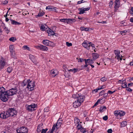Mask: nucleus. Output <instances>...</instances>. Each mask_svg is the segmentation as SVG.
<instances>
[{"label": "nucleus", "mask_w": 133, "mask_h": 133, "mask_svg": "<svg viewBox=\"0 0 133 133\" xmlns=\"http://www.w3.org/2000/svg\"><path fill=\"white\" fill-rule=\"evenodd\" d=\"M17 114V111L14 108H10L7 110L6 112L0 114V117L3 119H5L9 117L14 116Z\"/></svg>", "instance_id": "obj_1"}, {"label": "nucleus", "mask_w": 133, "mask_h": 133, "mask_svg": "<svg viewBox=\"0 0 133 133\" xmlns=\"http://www.w3.org/2000/svg\"><path fill=\"white\" fill-rule=\"evenodd\" d=\"M84 99H83V97H80L78 98V99H77L73 103V107L75 108H77L80 106L81 104L82 103Z\"/></svg>", "instance_id": "obj_2"}, {"label": "nucleus", "mask_w": 133, "mask_h": 133, "mask_svg": "<svg viewBox=\"0 0 133 133\" xmlns=\"http://www.w3.org/2000/svg\"><path fill=\"white\" fill-rule=\"evenodd\" d=\"M27 82L28 84L27 88L29 90H33L35 86V82H32L31 81L30 79H27Z\"/></svg>", "instance_id": "obj_3"}, {"label": "nucleus", "mask_w": 133, "mask_h": 133, "mask_svg": "<svg viewBox=\"0 0 133 133\" xmlns=\"http://www.w3.org/2000/svg\"><path fill=\"white\" fill-rule=\"evenodd\" d=\"M18 90L16 87L12 88L9 90H7V94L9 96H12L15 94H16Z\"/></svg>", "instance_id": "obj_4"}, {"label": "nucleus", "mask_w": 133, "mask_h": 133, "mask_svg": "<svg viewBox=\"0 0 133 133\" xmlns=\"http://www.w3.org/2000/svg\"><path fill=\"white\" fill-rule=\"evenodd\" d=\"M60 21L61 22H64L67 24L72 23L73 22H75L76 21V20L75 19L71 18L61 19H60Z\"/></svg>", "instance_id": "obj_5"}, {"label": "nucleus", "mask_w": 133, "mask_h": 133, "mask_svg": "<svg viewBox=\"0 0 133 133\" xmlns=\"http://www.w3.org/2000/svg\"><path fill=\"white\" fill-rule=\"evenodd\" d=\"M9 96L8 94H5L4 95H2L0 96V98L1 100L3 102H5L8 100V96Z\"/></svg>", "instance_id": "obj_6"}, {"label": "nucleus", "mask_w": 133, "mask_h": 133, "mask_svg": "<svg viewBox=\"0 0 133 133\" xmlns=\"http://www.w3.org/2000/svg\"><path fill=\"white\" fill-rule=\"evenodd\" d=\"M5 64V59L3 57H1L0 60V70L3 68Z\"/></svg>", "instance_id": "obj_7"}, {"label": "nucleus", "mask_w": 133, "mask_h": 133, "mask_svg": "<svg viewBox=\"0 0 133 133\" xmlns=\"http://www.w3.org/2000/svg\"><path fill=\"white\" fill-rule=\"evenodd\" d=\"M36 47L38 49L43 51H46L48 50V48L46 46L42 45L37 46Z\"/></svg>", "instance_id": "obj_8"}, {"label": "nucleus", "mask_w": 133, "mask_h": 133, "mask_svg": "<svg viewBox=\"0 0 133 133\" xmlns=\"http://www.w3.org/2000/svg\"><path fill=\"white\" fill-rule=\"evenodd\" d=\"M43 43L47 46H51L53 45L52 42L49 40L47 39L44 40L43 41Z\"/></svg>", "instance_id": "obj_9"}, {"label": "nucleus", "mask_w": 133, "mask_h": 133, "mask_svg": "<svg viewBox=\"0 0 133 133\" xmlns=\"http://www.w3.org/2000/svg\"><path fill=\"white\" fill-rule=\"evenodd\" d=\"M82 45L88 50H90V45L88 44L87 41H84V42L82 43Z\"/></svg>", "instance_id": "obj_10"}, {"label": "nucleus", "mask_w": 133, "mask_h": 133, "mask_svg": "<svg viewBox=\"0 0 133 133\" xmlns=\"http://www.w3.org/2000/svg\"><path fill=\"white\" fill-rule=\"evenodd\" d=\"M5 89L3 87H1L0 88V96L2 95H4L7 94V91H5Z\"/></svg>", "instance_id": "obj_11"}, {"label": "nucleus", "mask_w": 133, "mask_h": 133, "mask_svg": "<svg viewBox=\"0 0 133 133\" xmlns=\"http://www.w3.org/2000/svg\"><path fill=\"white\" fill-rule=\"evenodd\" d=\"M60 119H61V118H59V119L58 120L56 124L55 125V128L57 129H58L59 128V127L61 125V123L62 122V120H61V122H59Z\"/></svg>", "instance_id": "obj_12"}, {"label": "nucleus", "mask_w": 133, "mask_h": 133, "mask_svg": "<svg viewBox=\"0 0 133 133\" xmlns=\"http://www.w3.org/2000/svg\"><path fill=\"white\" fill-rule=\"evenodd\" d=\"M84 61H85V63H88L90 65L94 63L93 61H94V59H90L89 58L88 59H84Z\"/></svg>", "instance_id": "obj_13"}, {"label": "nucleus", "mask_w": 133, "mask_h": 133, "mask_svg": "<svg viewBox=\"0 0 133 133\" xmlns=\"http://www.w3.org/2000/svg\"><path fill=\"white\" fill-rule=\"evenodd\" d=\"M29 57L30 59L35 64L37 63V62L36 58L33 55L30 54L29 55Z\"/></svg>", "instance_id": "obj_14"}, {"label": "nucleus", "mask_w": 133, "mask_h": 133, "mask_svg": "<svg viewBox=\"0 0 133 133\" xmlns=\"http://www.w3.org/2000/svg\"><path fill=\"white\" fill-rule=\"evenodd\" d=\"M46 31L48 34L49 35V36L53 35L55 34V33L52 30L50 29L49 28H48V29L46 30Z\"/></svg>", "instance_id": "obj_15"}, {"label": "nucleus", "mask_w": 133, "mask_h": 133, "mask_svg": "<svg viewBox=\"0 0 133 133\" xmlns=\"http://www.w3.org/2000/svg\"><path fill=\"white\" fill-rule=\"evenodd\" d=\"M114 3L115 4L114 6L115 8H118L120 4L119 0H116L114 1Z\"/></svg>", "instance_id": "obj_16"}, {"label": "nucleus", "mask_w": 133, "mask_h": 133, "mask_svg": "<svg viewBox=\"0 0 133 133\" xmlns=\"http://www.w3.org/2000/svg\"><path fill=\"white\" fill-rule=\"evenodd\" d=\"M83 97V99H85V96L83 95H81L79 96V95L78 94H74L72 96V97L74 98H77L78 99V98L80 97Z\"/></svg>", "instance_id": "obj_17"}, {"label": "nucleus", "mask_w": 133, "mask_h": 133, "mask_svg": "<svg viewBox=\"0 0 133 133\" xmlns=\"http://www.w3.org/2000/svg\"><path fill=\"white\" fill-rule=\"evenodd\" d=\"M21 133H27L28 132L27 129L24 127H21Z\"/></svg>", "instance_id": "obj_18"}, {"label": "nucleus", "mask_w": 133, "mask_h": 133, "mask_svg": "<svg viewBox=\"0 0 133 133\" xmlns=\"http://www.w3.org/2000/svg\"><path fill=\"white\" fill-rule=\"evenodd\" d=\"M57 72V70H54V69L51 70V73L52 76L54 77H55L56 75Z\"/></svg>", "instance_id": "obj_19"}, {"label": "nucleus", "mask_w": 133, "mask_h": 133, "mask_svg": "<svg viewBox=\"0 0 133 133\" xmlns=\"http://www.w3.org/2000/svg\"><path fill=\"white\" fill-rule=\"evenodd\" d=\"M92 56L94 60H95L99 57V55L97 53H93L92 54Z\"/></svg>", "instance_id": "obj_20"}, {"label": "nucleus", "mask_w": 133, "mask_h": 133, "mask_svg": "<svg viewBox=\"0 0 133 133\" xmlns=\"http://www.w3.org/2000/svg\"><path fill=\"white\" fill-rule=\"evenodd\" d=\"M10 21L11 24L13 25H19L21 24L20 23L14 20L10 19Z\"/></svg>", "instance_id": "obj_21"}, {"label": "nucleus", "mask_w": 133, "mask_h": 133, "mask_svg": "<svg viewBox=\"0 0 133 133\" xmlns=\"http://www.w3.org/2000/svg\"><path fill=\"white\" fill-rule=\"evenodd\" d=\"M106 109V108L105 106H103L100 107L99 111L101 112L105 111Z\"/></svg>", "instance_id": "obj_22"}, {"label": "nucleus", "mask_w": 133, "mask_h": 133, "mask_svg": "<svg viewBox=\"0 0 133 133\" xmlns=\"http://www.w3.org/2000/svg\"><path fill=\"white\" fill-rule=\"evenodd\" d=\"M30 105H31V111L34 110H35V108H36L37 107V104H32Z\"/></svg>", "instance_id": "obj_23"}, {"label": "nucleus", "mask_w": 133, "mask_h": 133, "mask_svg": "<svg viewBox=\"0 0 133 133\" xmlns=\"http://www.w3.org/2000/svg\"><path fill=\"white\" fill-rule=\"evenodd\" d=\"M127 125V122L126 121L122 122L121 123V126L122 127H124Z\"/></svg>", "instance_id": "obj_24"}, {"label": "nucleus", "mask_w": 133, "mask_h": 133, "mask_svg": "<svg viewBox=\"0 0 133 133\" xmlns=\"http://www.w3.org/2000/svg\"><path fill=\"white\" fill-rule=\"evenodd\" d=\"M9 50L10 52H13L14 51V46L13 45H11L9 46Z\"/></svg>", "instance_id": "obj_25"}, {"label": "nucleus", "mask_w": 133, "mask_h": 133, "mask_svg": "<svg viewBox=\"0 0 133 133\" xmlns=\"http://www.w3.org/2000/svg\"><path fill=\"white\" fill-rule=\"evenodd\" d=\"M10 52L12 57L14 59H16L17 57L15 55L14 51H13V52Z\"/></svg>", "instance_id": "obj_26"}, {"label": "nucleus", "mask_w": 133, "mask_h": 133, "mask_svg": "<svg viewBox=\"0 0 133 133\" xmlns=\"http://www.w3.org/2000/svg\"><path fill=\"white\" fill-rule=\"evenodd\" d=\"M114 52L116 55V56H117L120 54V51L118 50H115Z\"/></svg>", "instance_id": "obj_27"}, {"label": "nucleus", "mask_w": 133, "mask_h": 133, "mask_svg": "<svg viewBox=\"0 0 133 133\" xmlns=\"http://www.w3.org/2000/svg\"><path fill=\"white\" fill-rule=\"evenodd\" d=\"M47 28H46L45 27L44 25L42 24L40 28V29L41 30L44 31H45L46 30V29H47Z\"/></svg>", "instance_id": "obj_28"}, {"label": "nucleus", "mask_w": 133, "mask_h": 133, "mask_svg": "<svg viewBox=\"0 0 133 133\" xmlns=\"http://www.w3.org/2000/svg\"><path fill=\"white\" fill-rule=\"evenodd\" d=\"M7 71L9 73H11L12 71V67H9L7 69Z\"/></svg>", "instance_id": "obj_29"}, {"label": "nucleus", "mask_w": 133, "mask_h": 133, "mask_svg": "<svg viewBox=\"0 0 133 133\" xmlns=\"http://www.w3.org/2000/svg\"><path fill=\"white\" fill-rule=\"evenodd\" d=\"M116 58H117L118 60H122V57H123L122 55L119 54L117 56H116L115 57Z\"/></svg>", "instance_id": "obj_30"}, {"label": "nucleus", "mask_w": 133, "mask_h": 133, "mask_svg": "<svg viewBox=\"0 0 133 133\" xmlns=\"http://www.w3.org/2000/svg\"><path fill=\"white\" fill-rule=\"evenodd\" d=\"M79 14H83L84 12V10L83 8H81L79 9Z\"/></svg>", "instance_id": "obj_31"}, {"label": "nucleus", "mask_w": 133, "mask_h": 133, "mask_svg": "<svg viewBox=\"0 0 133 133\" xmlns=\"http://www.w3.org/2000/svg\"><path fill=\"white\" fill-rule=\"evenodd\" d=\"M104 99V98H102L101 99H99L97 101V102L94 104V105L93 106V107H94L95 106H96L98 104L99 101H100L101 100H104V101L105 99Z\"/></svg>", "instance_id": "obj_32"}, {"label": "nucleus", "mask_w": 133, "mask_h": 133, "mask_svg": "<svg viewBox=\"0 0 133 133\" xmlns=\"http://www.w3.org/2000/svg\"><path fill=\"white\" fill-rule=\"evenodd\" d=\"M120 111H115L114 112L115 115L116 116H118V115L120 116Z\"/></svg>", "instance_id": "obj_33"}, {"label": "nucleus", "mask_w": 133, "mask_h": 133, "mask_svg": "<svg viewBox=\"0 0 133 133\" xmlns=\"http://www.w3.org/2000/svg\"><path fill=\"white\" fill-rule=\"evenodd\" d=\"M80 29L81 30L84 31H88L89 30V29L87 28H85L83 27H81Z\"/></svg>", "instance_id": "obj_34"}, {"label": "nucleus", "mask_w": 133, "mask_h": 133, "mask_svg": "<svg viewBox=\"0 0 133 133\" xmlns=\"http://www.w3.org/2000/svg\"><path fill=\"white\" fill-rule=\"evenodd\" d=\"M124 83H122V87L123 88H127V83L125 82Z\"/></svg>", "instance_id": "obj_35"}, {"label": "nucleus", "mask_w": 133, "mask_h": 133, "mask_svg": "<svg viewBox=\"0 0 133 133\" xmlns=\"http://www.w3.org/2000/svg\"><path fill=\"white\" fill-rule=\"evenodd\" d=\"M74 122L75 123L78 124L79 123L80 121L79 119L77 118H75L74 119Z\"/></svg>", "instance_id": "obj_36"}, {"label": "nucleus", "mask_w": 133, "mask_h": 133, "mask_svg": "<svg viewBox=\"0 0 133 133\" xmlns=\"http://www.w3.org/2000/svg\"><path fill=\"white\" fill-rule=\"evenodd\" d=\"M106 90H104L100 92L99 93V96H102L105 93H104L105 92Z\"/></svg>", "instance_id": "obj_37"}, {"label": "nucleus", "mask_w": 133, "mask_h": 133, "mask_svg": "<svg viewBox=\"0 0 133 133\" xmlns=\"http://www.w3.org/2000/svg\"><path fill=\"white\" fill-rule=\"evenodd\" d=\"M9 40L12 42H14L16 40V38L14 37H12L9 38Z\"/></svg>", "instance_id": "obj_38"}, {"label": "nucleus", "mask_w": 133, "mask_h": 133, "mask_svg": "<svg viewBox=\"0 0 133 133\" xmlns=\"http://www.w3.org/2000/svg\"><path fill=\"white\" fill-rule=\"evenodd\" d=\"M44 14V12L42 11L41 12V13H39L37 16L39 17H41L43 16Z\"/></svg>", "instance_id": "obj_39"}, {"label": "nucleus", "mask_w": 133, "mask_h": 133, "mask_svg": "<svg viewBox=\"0 0 133 133\" xmlns=\"http://www.w3.org/2000/svg\"><path fill=\"white\" fill-rule=\"evenodd\" d=\"M31 105H29L27 107V109L29 111H31Z\"/></svg>", "instance_id": "obj_40"}, {"label": "nucleus", "mask_w": 133, "mask_h": 133, "mask_svg": "<svg viewBox=\"0 0 133 133\" xmlns=\"http://www.w3.org/2000/svg\"><path fill=\"white\" fill-rule=\"evenodd\" d=\"M51 6H46V10H48L49 11H51Z\"/></svg>", "instance_id": "obj_41"}, {"label": "nucleus", "mask_w": 133, "mask_h": 133, "mask_svg": "<svg viewBox=\"0 0 133 133\" xmlns=\"http://www.w3.org/2000/svg\"><path fill=\"white\" fill-rule=\"evenodd\" d=\"M77 129L80 130L82 128L81 125L80 124H78L77 127Z\"/></svg>", "instance_id": "obj_42"}, {"label": "nucleus", "mask_w": 133, "mask_h": 133, "mask_svg": "<svg viewBox=\"0 0 133 133\" xmlns=\"http://www.w3.org/2000/svg\"><path fill=\"white\" fill-rule=\"evenodd\" d=\"M107 78L105 77H103L101 78L100 79L101 80L102 82H104L107 80Z\"/></svg>", "instance_id": "obj_43"}, {"label": "nucleus", "mask_w": 133, "mask_h": 133, "mask_svg": "<svg viewBox=\"0 0 133 133\" xmlns=\"http://www.w3.org/2000/svg\"><path fill=\"white\" fill-rule=\"evenodd\" d=\"M105 88V85H103L102 86H99L98 88V90H101L103 89H104Z\"/></svg>", "instance_id": "obj_44"}, {"label": "nucleus", "mask_w": 133, "mask_h": 133, "mask_svg": "<svg viewBox=\"0 0 133 133\" xmlns=\"http://www.w3.org/2000/svg\"><path fill=\"white\" fill-rule=\"evenodd\" d=\"M23 48H24V49H26L30 51V48L27 45H24L23 47Z\"/></svg>", "instance_id": "obj_45"}, {"label": "nucleus", "mask_w": 133, "mask_h": 133, "mask_svg": "<svg viewBox=\"0 0 133 133\" xmlns=\"http://www.w3.org/2000/svg\"><path fill=\"white\" fill-rule=\"evenodd\" d=\"M48 130V129L47 128H46L45 129H42L41 133H46Z\"/></svg>", "instance_id": "obj_46"}, {"label": "nucleus", "mask_w": 133, "mask_h": 133, "mask_svg": "<svg viewBox=\"0 0 133 133\" xmlns=\"http://www.w3.org/2000/svg\"><path fill=\"white\" fill-rule=\"evenodd\" d=\"M66 44L67 46H71L72 45V44L71 43H69L68 42H66Z\"/></svg>", "instance_id": "obj_47"}, {"label": "nucleus", "mask_w": 133, "mask_h": 133, "mask_svg": "<svg viewBox=\"0 0 133 133\" xmlns=\"http://www.w3.org/2000/svg\"><path fill=\"white\" fill-rule=\"evenodd\" d=\"M55 8H56L55 7L52 6L51 9V11L56 12V10Z\"/></svg>", "instance_id": "obj_48"}, {"label": "nucleus", "mask_w": 133, "mask_h": 133, "mask_svg": "<svg viewBox=\"0 0 133 133\" xmlns=\"http://www.w3.org/2000/svg\"><path fill=\"white\" fill-rule=\"evenodd\" d=\"M125 114V112H124L120 111V116H124Z\"/></svg>", "instance_id": "obj_49"}, {"label": "nucleus", "mask_w": 133, "mask_h": 133, "mask_svg": "<svg viewBox=\"0 0 133 133\" xmlns=\"http://www.w3.org/2000/svg\"><path fill=\"white\" fill-rule=\"evenodd\" d=\"M130 14H131L133 16V7H132L131 8L130 10Z\"/></svg>", "instance_id": "obj_50"}, {"label": "nucleus", "mask_w": 133, "mask_h": 133, "mask_svg": "<svg viewBox=\"0 0 133 133\" xmlns=\"http://www.w3.org/2000/svg\"><path fill=\"white\" fill-rule=\"evenodd\" d=\"M115 91V90L114 91H111L110 90H109L108 91V94H112Z\"/></svg>", "instance_id": "obj_51"}, {"label": "nucleus", "mask_w": 133, "mask_h": 133, "mask_svg": "<svg viewBox=\"0 0 133 133\" xmlns=\"http://www.w3.org/2000/svg\"><path fill=\"white\" fill-rule=\"evenodd\" d=\"M49 111V108L46 107L44 109V111L45 112H48Z\"/></svg>", "instance_id": "obj_52"}, {"label": "nucleus", "mask_w": 133, "mask_h": 133, "mask_svg": "<svg viewBox=\"0 0 133 133\" xmlns=\"http://www.w3.org/2000/svg\"><path fill=\"white\" fill-rule=\"evenodd\" d=\"M108 116L107 115L103 117V119L104 121H106L108 119Z\"/></svg>", "instance_id": "obj_53"}, {"label": "nucleus", "mask_w": 133, "mask_h": 133, "mask_svg": "<svg viewBox=\"0 0 133 133\" xmlns=\"http://www.w3.org/2000/svg\"><path fill=\"white\" fill-rule=\"evenodd\" d=\"M86 129L85 128H83L82 127V128L80 129V131L81 132H82L83 133L84 131H85Z\"/></svg>", "instance_id": "obj_54"}, {"label": "nucleus", "mask_w": 133, "mask_h": 133, "mask_svg": "<svg viewBox=\"0 0 133 133\" xmlns=\"http://www.w3.org/2000/svg\"><path fill=\"white\" fill-rule=\"evenodd\" d=\"M90 46H91L92 48V49H94V51L95 52H96V51H95V50L94 49H95V45L94 44H90Z\"/></svg>", "instance_id": "obj_55"}, {"label": "nucleus", "mask_w": 133, "mask_h": 133, "mask_svg": "<svg viewBox=\"0 0 133 133\" xmlns=\"http://www.w3.org/2000/svg\"><path fill=\"white\" fill-rule=\"evenodd\" d=\"M3 28L5 30V31H7L6 32L7 34H8L9 32L10 31L8 30V28H6L5 27H4Z\"/></svg>", "instance_id": "obj_56"}, {"label": "nucleus", "mask_w": 133, "mask_h": 133, "mask_svg": "<svg viewBox=\"0 0 133 133\" xmlns=\"http://www.w3.org/2000/svg\"><path fill=\"white\" fill-rule=\"evenodd\" d=\"M25 81V80L23 82V83L22 85L23 86H25L26 84V83H27V80H26V81Z\"/></svg>", "instance_id": "obj_57"}, {"label": "nucleus", "mask_w": 133, "mask_h": 133, "mask_svg": "<svg viewBox=\"0 0 133 133\" xmlns=\"http://www.w3.org/2000/svg\"><path fill=\"white\" fill-rule=\"evenodd\" d=\"M40 127L38 126L37 127V132H39L41 131V128L40 129Z\"/></svg>", "instance_id": "obj_58"}, {"label": "nucleus", "mask_w": 133, "mask_h": 133, "mask_svg": "<svg viewBox=\"0 0 133 133\" xmlns=\"http://www.w3.org/2000/svg\"><path fill=\"white\" fill-rule=\"evenodd\" d=\"M108 95V93H105L103 95V96L104 97H107V96Z\"/></svg>", "instance_id": "obj_59"}, {"label": "nucleus", "mask_w": 133, "mask_h": 133, "mask_svg": "<svg viewBox=\"0 0 133 133\" xmlns=\"http://www.w3.org/2000/svg\"><path fill=\"white\" fill-rule=\"evenodd\" d=\"M112 130L111 129H109L107 131L108 133H112Z\"/></svg>", "instance_id": "obj_60"}, {"label": "nucleus", "mask_w": 133, "mask_h": 133, "mask_svg": "<svg viewBox=\"0 0 133 133\" xmlns=\"http://www.w3.org/2000/svg\"><path fill=\"white\" fill-rule=\"evenodd\" d=\"M126 90L130 92H131L132 91V90L131 89L128 87H127L126 88Z\"/></svg>", "instance_id": "obj_61"}, {"label": "nucleus", "mask_w": 133, "mask_h": 133, "mask_svg": "<svg viewBox=\"0 0 133 133\" xmlns=\"http://www.w3.org/2000/svg\"><path fill=\"white\" fill-rule=\"evenodd\" d=\"M83 9L84 10V11H87L90 9V8L89 7H88L87 8H84Z\"/></svg>", "instance_id": "obj_62"}, {"label": "nucleus", "mask_w": 133, "mask_h": 133, "mask_svg": "<svg viewBox=\"0 0 133 133\" xmlns=\"http://www.w3.org/2000/svg\"><path fill=\"white\" fill-rule=\"evenodd\" d=\"M16 131L17 133H21V128L19 129H17L16 130Z\"/></svg>", "instance_id": "obj_63"}, {"label": "nucleus", "mask_w": 133, "mask_h": 133, "mask_svg": "<svg viewBox=\"0 0 133 133\" xmlns=\"http://www.w3.org/2000/svg\"><path fill=\"white\" fill-rule=\"evenodd\" d=\"M83 0H82L81 1H78L77 2V4H79L82 3H83L84 2H83Z\"/></svg>", "instance_id": "obj_64"}]
</instances>
